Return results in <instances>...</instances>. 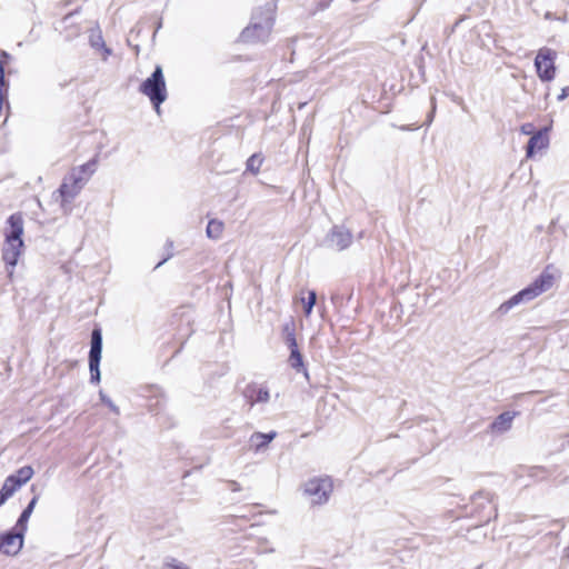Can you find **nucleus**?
<instances>
[{
	"instance_id": "obj_20",
	"label": "nucleus",
	"mask_w": 569,
	"mask_h": 569,
	"mask_svg": "<svg viewBox=\"0 0 569 569\" xmlns=\"http://www.w3.org/2000/svg\"><path fill=\"white\" fill-rule=\"evenodd\" d=\"M38 497L34 496L28 503V506L22 510L20 513L14 527L20 529L21 531L27 532V523L29 521V518L31 517L33 509L37 505Z\"/></svg>"
},
{
	"instance_id": "obj_11",
	"label": "nucleus",
	"mask_w": 569,
	"mask_h": 569,
	"mask_svg": "<svg viewBox=\"0 0 569 569\" xmlns=\"http://www.w3.org/2000/svg\"><path fill=\"white\" fill-rule=\"evenodd\" d=\"M242 396L252 408L254 405L267 403L270 400V392L267 386L251 382L246 386Z\"/></svg>"
},
{
	"instance_id": "obj_36",
	"label": "nucleus",
	"mask_w": 569,
	"mask_h": 569,
	"mask_svg": "<svg viewBox=\"0 0 569 569\" xmlns=\"http://www.w3.org/2000/svg\"><path fill=\"white\" fill-rule=\"evenodd\" d=\"M567 97H569V86L562 88L561 93L558 96V101H562Z\"/></svg>"
},
{
	"instance_id": "obj_15",
	"label": "nucleus",
	"mask_w": 569,
	"mask_h": 569,
	"mask_svg": "<svg viewBox=\"0 0 569 569\" xmlns=\"http://www.w3.org/2000/svg\"><path fill=\"white\" fill-rule=\"evenodd\" d=\"M515 412L505 411L500 413L489 426L495 433H503L511 428Z\"/></svg>"
},
{
	"instance_id": "obj_18",
	"label": "nucleus",
	"mask_w": 569,
	"mask_h": 569,
	"mask_svg": "<svg viewBox=\"0 0 569 569\" xmlns=\"http://www.w3.org/2000/svg\"><path fill=\"white\" fill-rule=\"evenodd\" d=\"M33 473L34 471L31 466H23L7 478L11 480V482L14 483L18 488H21L32 478Z\"/></svg>"
},
{
	"instance_id": "obj_22",
	"label": "nucleus",
	"mask_w": 569,
	"mask_h": 569,
	"mask_svg": "<svg viewBox=\"0 0 569 569\" xmlns=\"http://www.w3.org/2000/svg\"><path fill=\"white\" fill-rule=\"evenodd\" d=\"M222 231H223V223L220 220H217V219L209 220V222L207 224V229H206L208 238L217 240L221 237Z\"/></svg>"
},
{
	"instance_id": "obj_7",
	"label": "nucleus",
	"mask_w": 569,
	"mask_h": 569,
	"mask_svg": "<svg viewBox=\"0 0 569 569\" xmlns=\"http://www.w3.org/2000/svg\"><path fill=\"white\" fill-rule=\"evenodd\" d=\"M332 491V481L329 477L313 478L306 482L305 493L312 499V503H326Z\"/></svg>"
},
{
	"instance_id": "obj_4",
	"label": "nucleus",
	"mask_w": 569,
	"mask_h": 569,
	"mask_svg": "<svg viewBox=\"0 0 569 569\" xmlns=\"http://www.w3.org/2000/svg\"><path fill=\"white\" fill-rule=\"evenodd\" d=\"M465 515L476 520V527L488 523L497 517L493 496L485 490L476 492L471 497L470 503L465 507Z\"/></svg>"
},
{
	"instance_id": "obj_9",
	"label": "nucleus",
	"mask_w": 569,
	"mask_h": 569,
	"mask_svg": "<svg viewBox=\"0 0 569 569\" xmlns=\"http://www.w3.org/2000/svg\"><path fill=\"white\" fill-rule=\"evenodd\" d=\"M26 531L13 527L0 532V552L6 556H16L23 547Z\"/></svg>"
},
{
	"instance_id": "obj_17",
	"label": "nucleus",
	"mask_w": 569,
	"mask_h": 569,
	"mask_svg": "<svg viewBox=\"0 0 569 569\" xmlns=\"http://www.w3.org/2000/svg\"><path fill=\"white\" fill-rule=\"evenodd\" d=\"M89 43L93 49L103 51V60L111 56L112 50L106 46L102 33L99 28L92 29L89 36Z\"/></svg>"
},
{
	"instance_id": "obj_29",
	"label": "nucleus",
	"mask_w": 569,
	"mask_h": 569,
	"mask_svg": "<svg viewBox=\"0 0 569 569\" xmlns=\"http://www.w3.org/2000/svg\"><path fill=\"white\" fill-rule=\"evenodd\" d=\"M283 332L286 335V342L289 349L298 347L293 328H291L289 325H286L283 327Z\"/></svg>"
},
{
	"instance_id": "obj_25",
	"label": "nucleus",
	"mask_w": 569,
	"mask_h": 569,
	"mask_svg": "<svg viewBox=\"0 0 569 569\" xmlns=\"http://www.w3.org/2000/svg\"><path fill=\"white\" fill-rule=\"evenodd\" d=\"M301 300L303 303L305 316L309 317L312 312V309H313L316 302H317V292L315 290H309L307 299L302 298Z\"/></svg>"
},
{
	"instance_id": "obj_37",
	"label": "nucleus",
	"mask_w": 569,
	"mask_h": 569,
	"mask_svg": "<svg viewBox=\"0 0 569 569\" xmlns=\"http://www.w3.org/2000/svg\"><path fill=\"white\" fill-rule=\"evenodd\" d=\"M0 57L2 58L1 61L3 62V66L7 64L11 59V56L6 51H1Z\"/></svg>"
},
{
	"instance_id": "obj_8",
	"label": "nucleus",
	"mask_w": 569,
	"mask_h": 569,
	"mask_svg": "<svg viewBox=\"0 0 569 569\" xmlns=\"http://www.w3.org/2000/svg\"><path fill=\"white\" fill-rule=\"evenodd\" d=\"M556 51L550 48H541L535 59V67L538 73V77L542 81H551L556 74Z\"/></svg>"
},
{
	"instance_id": "obj_14",
	"label": "nucleus",
	"mask_w": 569,
	"mask_h": 569,
	"mask_svg": "<svg viewBox=\"0 0 569 569\" xmlns=\"http://www.w3.org/2000/svg\"><path fill=\"white\" fill-rule=\"evenodd\" d=\"M81 190L82 188L76 183H72V181L69 180V176L67 174L58 189V192L61 197V206L64 207L66 203H70L80 193Z\"/></svg>"
},
{
	"instance_id": "obj_35",
	"label": "nucleus",
	"mask_w": 569,
	"mask_h": 569,
	"mask_svg": "<svg viewBox=\"0 0 569 569\" xmlns=\"http://www.w3.org/2000/svg\"><path fill=\"white\" fill-rule=\"evenodd\" d=\"M533 130V126L531 123H525L521 126V132L523 134H531Z\"/></svg>"
},
{
	"instance_id": "obj_33",
	"label": "nucleus",
	"mask_w": 569,
	"mask_h": 569,
	"mask_svg": "<svg viewBox=\"0 0 569 569\" xmlns=\"http://www.w3.org/2000/svg\"><path fill=\"white\" fill-rule=\"evenodd\" d=\"M0 84H8L3 62L0 60Z\"/></svg>"
},
{
	"instance_id": "obj_28",
	"label": "nucleus",
	"mask_w": 569,
	"mask_h": 569,
	"mask_svg": "<svg viewBox=\"0 0 569 569\" xmlns=\"http://www.w3.org/2000/svg\"><path fill=\"white\" fill-rule=\"evenodd\" d=\"M96 167H97V161L94 159H92L79 167H76V169L81 170L83 176H86L89 179L96 171Z\"/></svg>"
},
{
	"instance_id": "obj_3",
	"label": "nucleus",
	"mask_w": 569,
	"mask_h": 569,
	"mask_svg": "<svg viewBox=\"0 0 569 569\" xmlns=\"http://www.w3.org/2000/svg\"><path fill=\"white\" fill-rule=\"evenodd\" d=\"M274 23L273 8L270 3L252 13L251 23L242 30L239 40L243 43L264 42Z\"/></svg>"
},
{
	"instance_id": "obj_24",
	"label": "nucleus",
	"mask_w": 569,
	"mask_h": 569,
	"mask_svg": "<svg viewBox=\"0 0 569 569\" xmlns=\"http://www.w3.org/2000/svg\"><path fill=\"white\" fill-rule=\"evenodd\" d=\"M262 162H263V158L261 157V154L253 153L247 160L246 170L253 174H257L260 171V167H261Z\"/></svg>"
},
{
	"instance_id": "obj_38",
	"label": "nucleus",
	"mask_w": 569,
	"mask_h": 569,
	"mask_svg": "<svg viewBox=\"0 0 569 569\" xmlns=\"http://www.w3.org/2000/svg\"><path fill=\"white\" fill-rule=\"evenodd\" d=\"M431 102H432V110H431V112H430V113H429V116H428V124H430V123H431L432 118H433V112H435V110H436L435 98H431Z\"/></svg>"
},
{
	"instance_id": "obj_2",
	"label": "nucleus",
	"mask_w": 569,
	"mask_h": 569,
	"mask_svg": "<svg viewBox=\"0 0 569 569\" xmlns=\"http://www.w3.org/2000/svg\"><path fill=\"white\" fill-rule=\"evenodd\" d=\"M553 284V276L543 270L529 286L518 291L507 301L502 302L496 310L500 317L506 316L512 308L527 303L550 289Z\"/></svg>"
},
{
	"instance_id": "obj_21",
	"label": "nucleus",
	"mask_w": 569,
	"mask_h": 569,
	"mask_svg": "<svg viewBox=\"0 0 569 569\" xmlns=\"http://www.w3.org/2000/svg\"><path fill=\"white\" fill-rule=\"evenodd\" d=\"M289 362H290V366L295 370H297V371L303 370L306 377H308V373L306 371L305 363H303V357L298 347L290 349Z\"/></svg>"
},
{
	"instance_id": "obj_6",
	"label": "nucleus",
	"mask_w": 569,
	"mask_h": 569,
	"mask_svg": "<svg viewBox=\"0 0 569 569\" xmlns=\"http://www.w3.org/2000/svg\"><path fill=\"white\" fill-rule=\"evenodd\" d=\"M102 353V333L100 328H94L91 331V341L89 350V370L90 382L99 383L101 380L100 361Z\"/></svg>"
},
{
	"instance_id": "obj_19",
	"label": "nucleus",
	"mask_w": 569,
	"mask_h": 569,
	"mask_svg": "<svg viewBox=\"0 0 569 569\" xmlns=\"http://www.w3.org/2000/svg\"><path fill=\"white\" fill-rule=\"evenodd\" d=\"M277 436L276 431H270L267 433L263 432H253L250 437V442L254 447L256 451L261 450L267 447Z\"/></svg>"
},
{
	"instance_id": "obj_5",
	"label": "nucleus",
	"mask_w": 569,
	"mask_h": 569,
	"mask_svg": "<svg viewBox=\"0 0 569 569\" xmlns=\"http://www.w3.org/2000/svg\"><path fill=\"white\" fill-rule=\"evenodd\" d=\"M139 91L149 98L157 113H160V106L168 97L161 66H156L150 77L140 84Z\"/></svg>"
},
{
	"instance_id": "obj_10",
	"label": "nucleus",
	"mask_w": 569,
	"mask_h": 569,
	"mask_svg": "<svg viewBox=\"0 0 569 569\" xmlns=\"http://www.w3.org/2000/svg\"><path fill=\"white\" fill-rule=\"evenodd\" d=\"M351 242L352 234L343 226H333L325 238L326 247L336 251L347 249Z\"/></svg>"
},
{
	"instance_id": "obj_34",
	"label": "nucleus",
	"mask_w": 569,
	"mask_h": 569,
	"mask_svg": "<svg viewBox=\"0 0 569 569\" xmlns=\"http://www.w3.org/2000/svg\"><path fill=\"white\" fill-rule=\"evenodd\" d=\"M227 483L229 486V489L233 492L241 490V486L234 480H228Z\"/></svg>"
},
{
	"instance_id": "obj_41",
	"label": "nucleus",
	"mask_w": 569,
	"mask_h": 569,
	"mask_svg": "<svg viewBox=\"0 0 569 569\" xmlns=\"http://www.w3.org/2000/svg\"><path fill=\"white\" fill-rule=\"evenodd\" d=\"M161 28V21H159L157 29Z\"/></svg>"
},
{
	"instance_id": "obj_23",
	"label": "nucleus",
	"mask_w": 569,
	"mask_h": 569,
	"mask_svg": "<svg viewBox=\"0 0 569 569\" xmlns=\"http://www.w3.org/2000/svg\"><path fill=\"white\" fill-rule=\"evenodd\" d=\"M19 488L11 482L8 478H6L1 489H0V507L6 503V501L18 490Z\"/></svg>"
},
{
	"instance_id": "obj_1",
	"label": "nucleus",
	"mask_w": 569,
	"mask_h": 569,
	"mask_svg": "<svg viewBox=\"0 0 569 569\" xmlns=\"http://www.w3.org/2000/svg\"><path fill=\"white\" fill-rule=\"evenodd\" d=\"M8 229L6 231V241L4 247L2 249V260L4 261L7 267H10L11 270L9 274H12L13 268L18 263V259L21 254V249L23 248V217L22 213L16 212L12 213L8 219Z\"/></svg>"
},
{
	"instance_id": "obj_30",
	"label": "nucleus",
	"mask_w": 569,
	"mask_h": 569,
	"mask_svg": "<svg viewBox=\"0 0 569 569\" xmlns=\"http://www.w3.org/2000/svg\"><path fill=\"white\" fill-rule=\"evenodd\" d=\"M99 397H100L101 402L104 403L106 406H108V408L112 412H114L116 415L120 413L119 408L113 403V401L102 390L99 391Z\"/></svg>"
},
{
	"instance_id": "obj_32",
	"label": "nucleus",
	"mask_w": 569,
	"mask_h": 569,
	"mask_svg": "<svg viewBox=\"0 0 569 569\" xmlns=\"http://www.w3.org/2000/svg\"><path fill=\"white\" fill-rule=\"evenodd\" d=\"M166 247L168 249V254L160 262L157 263L156 268L162 266L166 261H168L173 256V252H172L173 242L171 240H168L166 243Z\"/></svg>"
},
{
	"instance_id": "obj_31",
	"label": "nucleus",
	"mask_w": 569,
	"mask_h": 569,
	"mask_svg": "<svg viewBox=\"0 0 569 569\" xmlns=\"http://www.w3.org/2000/svg\"><path fill=\"white\" fill-rule=\"evenodd\" d=\"M162 569H190V568L188 566H186L184 563L172 559L171 562H166L163 565Z\"/></svg>"
},
{
	"instance_id": "obj_39",
	"label": "nucleus",
	"mask_w": 569,
	"mask_h": 569,
	"mask_svg": "<svg viewBox=\"0 0 569 569\" xmlns=\"http://www.w3.org/2000/svg\"><path fill=\"white\" fill-rule=\"evenodd\" d=\"M461 19H459L451 28H450V33L455 32L456 28L458 27V24L460 23Z\"/></svg>"
},
{
	"instance_id": "obj_13",
	"label": "nucleus",
	"mask_w": 569,
	"mask_h": 569,
	"mask_svg": "<svg viewBox=\"0 0 569 569\" xmlns=\"http://www.w3.org/2000/svg\"><path fill=\"white\" fill-rule=\"evenodd\" d=\"M147 392L146 398L148 400V410L153 415L160 413L166 403L163 391L157 386H151L147 389Z\"/></svg>"
},
{
	"instance_id": "obj_16",
	"label": "nucleus",
	"mask_w": 569,
	"mask_h": 569,
	"mask_svg": "<svg viewBox=\"0 0 569 569\" xmlns=\"http://www.w3.org/2000/svg\"><path fill=\"white\" fill-rule=\"evenodd\" d=\"M77 12L78 11L76 10V11H72V12L66 14L61 21L63 24L64 38L68 41L73 40L81 32V28L78 24L73 23V21H72L73 17L77 14Z\"/></svg>"
},
{
	"instance_id": "obj_40",
	"label": "nucleus",
	"mask_w": 569,
	"mask_h": 569,
	"mask_svg": "<svg viewBox=\"0 0 569 569\" xmlns=\"http://www.w3.org/2000/svg\"><path fill=\"white\" fill-rule=\"evenodd\" d=\"M400 130H413L415 128H411L410 126H401L399 127Z\"/></svg>"
},
{
	"instance_id": "obj_12",
	"label": "nucleus",
	"mask_w": 569,
	"mask_h": 569,
	"mask_svg": "<svg viewBox=\"0 0 569 569\" xmlns=\"http://www.w3.org/2000/svg\"><path fill=\"white\" fill-rule=\"evenodd\" d=\"M547 132L548 129L543 128L531 136L526 147L527 158H532L538 151L546 149L549 146Z\"/></svg>"
},
{
	"instance_id": "obj_26",
	"label": "nucleus",
	"mask_w": 569,
	"mask_h": 569,
	"mask_svg": "<svg viewBox=\"0 0 569 569\" xmlns=\"http://www.w3.org/2000/svg\"><path fill=\"white\" fill-rule=\"evenodd\" d=\"M352 298V291H350L347 296L342 292H336L331 296V301L337 308H343Z\"/></svg>"
},
{
	"instance_id": "obj_27",
	"label": "nucleus",
	"mask_w": 569,
	"mask_h": 569,
	"mask_svg": "<svg viewBox=\"0 0 569 569\" xmlns=\"http://www.w3.org/2000/svg\"><path fill=\"white\" fill-rule=\"evenodd\" d=\"M69 180L72 181V183L78 184L79 187L83 188L87 181L89 180L81 170H77L73 168L69 173Z\"/></svg>"
}]
</instances>
